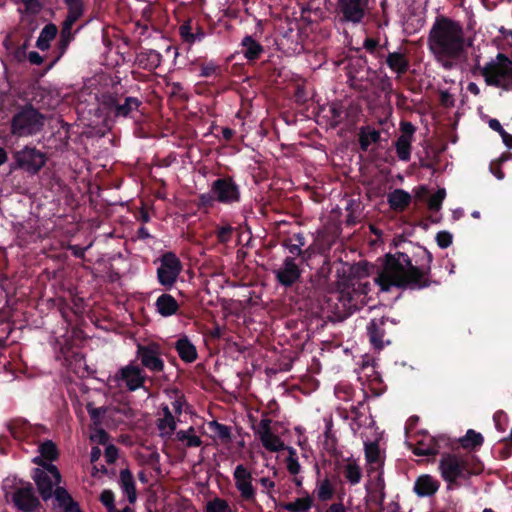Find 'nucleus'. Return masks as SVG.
I'll list each match as a JSON object with an SVG mask.
<instances>
[{
  "label": "nucleus",
  "instance_id": "f257e3e1",
  "mask_svg": "<svg viewBox=\"0 0 512 512\" xmlns=\"http://www.w3.org/2000/svg\"><path fill=\"white\" fill-rule=\"evenodd\" d=\"M434 256L425 246H417L412 256L407 252L385 254L380 269L377 270L375 281L381 290L411 288L420 290L431 285V271Z\"/></svg>",
  "mask_w": 512,
  "mask_h": 512
},
{
  "label": "nucleus",
  "instance_id": "f03ea898",
  "mask_svg": "<svg viewBox=\"0 0 512 512\" xmlns=\"http://www.w3.org/2000/svg\"><path fill=\"white\" fill-rule=\"evenodd\" d=\"M428 48L444 68H452L465 51L464 29L457 20L436 17L429 30Z\"/></svg>",
  "mask_w": 512,
  "mask_h": 512
},
{
  "label": "nucleus",
  "instance_id": "7ed1b4c3",
  "mask_svg": "<svg viewBox=\"0 0 512 512\" xmlns=\"http://www.w3.org/2000/svg\"><path fill=\"white\" fill-rule=\"evenodd\" d=\"M438 470L447 488H459L463 480L470 479L475 473L482 471V464L475 455H461L451 451H441Z\"/></svg>",
  "mask_w": 512,
  "mask_h": 512
},
{
  "label": "nucleus",
  "instance_id": "20e7f679",
  "mask_svg": "<svg viewBox=\"0 0 512 512\" xmlns=\"http://www.w3.org/2000/svg\"><path fill=\"white\" fill-rule=\"evenodd\" d=\"M482 73L487 85L501 87L504 91L512 89V60L507 54L498 52L496 60L485 63Z\"/></svg>",
  "mask_w": 512,
  "mask_h": 512
},
{
  "label": "nucleus",
  "instance_id": "39448f33",
  "mask_svg": "<svg viewBox=\"0 0 512 512\" xmlns=\"http://www.w3.org/2000/svg\"><path fill=\"white\" fill-rule=\"evenodd\" d=\"M33 462L38 465L33 468L32 479H34L42 499L47 501L52 495H55L54 486L61 482L62 474L56 464L47 463L42 457H34Z\"/></svg>",
  "mask_w": 512,
  "mask_h": 512
},
{
  "label": "nucleus",
  "instance_id": "423d86ee",
  "mask_svg": "<svg viewBox=\"0 0 512 512\" xmlns=\"http://www.w3.org/2000/svg\"><path fill=\"white\" fill-rule=\"evenodd\" d=\"M44 126V116L36 110L32 104L24 106L19 112L14 114L11 122V131L16 135H32L42 130Z\"/></svg>",
  "mask_w": 512,
  "mask_h": 512
},
{
  "label": "nucleus",
  "instance_id": "0eeeda50",
  "mask_svg": "<svg viewBox=\"0 0 512 512\" xmlns=\"http://www.w3.org/2000/svg\"><path fill=\"white\" fill-rule=\"evenodd\" d=\"M163 354H165V349L158 341L137 344L136 356L140 360L143 369H148L154 374L165 370Z\"/></svg>",
  "mask_w": 512,
  "mask_h": 512
},
{
  "label": "nucleus",
  "instance_id": "6e6552de",
  "mask_svg": "<svg viewBox=\"0 0 512 512\" xmlns=\"http://www.w3.org/2000/svg\"><path fill=\"white\" fill-rule=\"evenodd\" d=\"M47 155L37 149V147H23L19 151L13 153V162L10 164L11 169H22L26 173L35 175L41 171L43 165H45Z\"/></svg>",
  "mask_w": 512,
  "mask_h": 512
},
{
  "label": "nucleus",
  "instance_id": "1a4fd4ad",
  "mask_svg": "<svg viewBox=\"0 0 512 512\" xmlns=\"http://www.w3.org/2000/svg\"><path fill=\"white\" fill-rule=\"evenodd\" d=\"M451 438L446 435L433 436L427 431H419L416 434L414 442H407L408 447L414 454L419 456H430V454H438L442 449L450 447Z\"/></svg>",
  "mask_w": 512,
  "mask_h": 512
},
{
  "label": "nucleus",
  "instance_id": "9d476101",
  "mask_svg": "<svg viewBox=\"0 0 512 512\" xmlns=\"http://www.w3.org/2000/svg\"><path fill=\"white\" fill-rule=\"evenodd\" d=\"M158 262L156 278L159 284L165 288H172L183 270L181 259L176 256L175 252H164V254L158 258Z\"/></svg>",
  "mask_w": 512,
  "mask_h": 512
},
{
  "label": "nucleus",
  "instance_id": "9b49d317",
  "mask_svg": "<svg viewBox=\"0 0 512 512\" xmlns=\"http://www.w3.org/2000/svg\"><path fill=\"white\" fill-rule=\"evenodd\" d=\"M369 287V282H366V284L348 285L339 291V303L345 314L355 313L366 305Z\"/></svg>",
  "mask_w": 512,
  "mask_h": 512
},
{
  "label": "nucleus",
  "instance_id": "f8f14e48",
  "mask_svg": "<svg viewBox=\"0 0 512 512\" xmlns=\"http://www.w3.org/2000/svg\"><path fill=\"white\" fill-rule=\"evenodd\" d=\"M143 104L138 97H118V95H104L102 105L109 115L114 117H130Z\"/></svg>",
  "mask_w": 512,
  "mask_h": 512
},
{
  "label": "nucleus",
  "instance_id": "ddd939ff",
  "mask_svg": "<svg viewBox=\"0 0 512 512\" xmlns=\"http://www.w3.org/2000/svg\"><path fill=\"white\" fill-rule=\"evenodd\" d=\"M213 191L216 195V201L222 204H234L241 201V188L231 175L218 177L213 181Z\"/></svg>",
  "mask_w": 512,
  "mask_h": 512
},
{
  "label": "nucleus",
  "instance_id": "4468645a",
  "mask_svg": "<svg viewBox=\"0 0 512 512\" xmlns=\"http://www.w3.org/2000/svg\"><path fill=\"white\" fill-rule=\"evenodd\" d=\"M273 273L275 275V279L277 283L285 288H291V286L295 287V292H297V286L299 278L302 274V269L296 261V257L287 256L283 259L280 267L278 269H274Z\"/></svg>",
  "mask_w": 512,
  "mask_h": 512
},
{
  "label": "nucleus",
  "instance_id": "2eb2a0df",
  "mask_svg": "<svg viewBox=\"0 0 512 512\" xmlns=\"http://www.w3.org/2000/svg\"><path fill=\"white\" fill-rule=\"evenodd\" d=\"M236 489L241 498L248 503H255L257 491L253 485V475L245 464H237L233 471Z\"/></svg>",
  "mask_w": 512,
  "mask_h": 512
},
{
  "label": "nucleus",
  "instance_id": "dca6fc26",
  "mask_svg": "<svg viewBox=\"0 0 512 512\" xmlns=\"http://www.w3.org/2000/svg\"><path fill=\"white\" fill-rule=\"evenodd\" d=\"M369 1L370 0H337V10L342 20L360 23L366 16Z\"/></svg>",
  "mask_w": 512,
  "mask_h": 512
},
{
  "label": "nucleus",
  "instance_id": "f3484780",
  "mask_svg": "<svg viewBox=\"0 0 512 512\" xmlns=\"http://www.w3.org/2000/svg\"><path fill=\"white\" fill-rule=\"evenodd\" d=\"M400 135L394 143V148L399 159L408 161L412 154V140L416 127L412 121H400Z\"/></svg>",
  "mask_w": 512,
  "mask_h": 512
},
{
  "label": "nucleus",
  "instance_id": "a211bd4d",
  "mask_svg": "<svg viewBox=\"0 0 512 512\" xmlns=\"http://www.w3.org/2000/svg\"><path fill=\"white\" fill-rule=\"evenodd\" d=\"M271 418H262L260 423L254 427L255 433L260 438V441L268 451H283L286 449V444L278 435H274L272 431Z\"/></svg>",
  "mask_w": 512,
  "mask_h": 512
},
{
  "label": "nucleus",
  "instance_id": "6ab92c4d",
  "mask_svg": "<svg viewBox=\"0 0 512 512\" xmlns=\"http://www.w3.org/2000/svg\"><path fill=\"white\" fill-rule=\"evenodd\" d=\"M115 378L116 380H122V382H125L129 391H136V389L144 387L145 381L148 377L143 366L140 368V366H136V364H128L127 366H123V368L118 369Z\"/></svg>",
  "mask_w": 512,
  "mask_h": 512
},
{
  "label": "nucleus",
  "instance_id": "aec40b11",
  "mask_svg": "<svg viewBox=\"0 0 512 512\" xmlns=\"http://www.w3.org/2000/svg\"><path fill=\"white\" fill-rule=\"evenodd\" d=\"M12 501L22 512H34L41 505L32 483H26L24 487L16 489L12 494Z\"/></svg>",
  "mask_w": 512,
  "mask_h": 512
},
{
  "label": "nucleus",
  "instance_id": "412c9836",
  "mask_svg": "<svg viewBox=\"0 0 512 512\" xmlns=\"http://www.w3.org/2000/svg\"><path fill=\"white\" fill-rule=\"evenodd\" d=\"M325 278L320 272H314L310 274L309 278L305 280L302 274L298 280V286L296 287V293L302 298L315 299L320 296L321 289L325 285Z\"/></svg>",
  "mask_w": 512,
  "mask_h": 512
},
{
  "label": "nucleus",
  "instance_id": "4be33fe9",
  "mask_svg": "<svg viewBox=\"0 0 512 512\" xmlns=\"http://www.w3.org/2000/svg\"><path fill=\"white\" fill-rule=\"evenodd\" d=\"M305 243H307V239L302 231L292 233L281 241V245L288 250L291 257H295V260L299 257L301 262L308 260L311 255L309 248H304Z\"/></svg>",
  "mask_w": 512,
  "mask_h": 512
},
{
  "label": "nucleus",
  "instance_id": "5701e85b",
  "mask_svg": "<svg viewBox=\"0 0 512 512\" xmlns=\"http://www.w3.org/2000/svg\"><path fill=\"white\" fill-rule=\"evenodd\" d=\"M387 322H389V317H380L379 319H372L369 322L367 332L374 348H384L385 344L391 342L386 339Z\"/></svg>",
  "mask_w": 512,
  "mask_h": 512
},
{
  "label": "nucleus",
  "instance_id": "b1692460",
  "mask_svg": "<svg viewBox=\"0 0 512 512\" xmlns=\"http://www.w3.org/2000/svg\"><path fill=\"white\" fill-rule=\"evenodd\" d=\"M385 63L389 66L390 70L394 72L397 77L404 76L408 72L411 62L400 50H394V52H388L385 58Z\"/></svg>",
  "mask_w": 512,
  "mask_h": 512
},
{
  "label": "nucleus",
  "instance_id": "393cba45",
  "mask_svg": "<svg viewBox=\"0 0 512 512\" xmlns=\"http://www.w3.org/2000/svg\"><path fill=\"white\" fill-rule=\"evenodd\" d=\"M265 48L252 35H245L241 41V52L248 63H255L263 55Z\"/></svg>",
  "mask_w": 512,
  "mask_h": 512
},
{
  "label": "nucleus",
  "instance_id": "a878e982",
  "mask_svg": "<svg viewBox=\"0 0 512 512\" xmlns=\"http://www.w3.org/2000/svg\"><path fill=\"white\" fill-rule=\"evenodd\" d=\"M174 348L182 361L186 363H192V361H196L198 357L197 347L188 336L178 338L174 343Z\"/></svg>",
  "mask_w": 512,
  "mask_h": 512
},
{
  "label": "nucleus",
  "instance_id": "bb28decb",
  "mask_svg": "<svg viewBox=\"0 0 512 512\" xmlns=\"http://www.w3.org/2000/svg\"><path fill=\"white\" fill-rule=\"evenodd\" d=\"M9 431L16 439H25V437L35 436L37 430L34 425L29 424L25 418H15L8 424Z\"/></svg>",
  "mask_w": 512,
  "mask_h": 512
},
{
  "label": "nucleus",
  "instance_id": "cd10ccee",
  "mask_svg": "<svg viewBox=\"0 0 512 512\" xmlns=\"http://www.w3.org/2000/svg\"><path fill=\"white\" fill-rule=\"evenodd\" d=\"M119 484L124 493H126L129 503H135L137 499L136 480L130 468H122L119 477Z\"/></svg>",
  "mask_w": 512,
  "mask_h": 512
},
{
  "label": "nucleus",
  "instance_id": "c85d7f7f",
  "mask_svg": "<svg viewBox=\"0 0 512 512\" xmlns=\"http://www.w3.org/2000/svg\"><path fill=\"white\" fill-rule=\"evenodd\" d=\"M155 308L162 316H171L179 311L180 305L170 293H162L155 301Z\"/></svg>",
  "mask_w": 512,
  "mask_h": 512
},
{
  "label": "nucleus",
  "instance_id": "c756f323",
  "mask_svg": "<svg viewBox=\"0 0 512 512\" xmlns=\"http://www.w3.org/2000/svg\"><path fill=\"white\" fill-rule=\"evenodd\" d=\"M302 494V496L295 498L293 502H281L279 506L289 512H310L314 505L313 496L307 491H303Z\"/></svg>",
  "mask_w": 512,
  "mask_h": 512
},
{
  "label": "nucleus",
  "instance_id": "7c9ffc66",
  "mask_svg": "<svg viewBox=\"0 0 512 512\" xmlns=\"http://www.w3.org/2000/svg\"><path fill=\"white\" fill-rule=\"evenodd\" d=\"M439 487L438 479L433 478L430 474H424L415 480L414 492L418 495H433L439 490Z\"/></svg>",
  "mask_w": 512,
  "mask_h": 512
},
{
  "label": "nucleus",
  "instance_id": "2f4dec72",
  "mask_svg": "<svg viewBox=\"0 0 512 512\" xmlns=\"http://www.w3.org/2000/svg\"><path fill=\"white\" fill-rule=\"evenodd\" d=\"M137 61L139 66L146 68L147 70H154L157 66L162 63V54L154 48H147L137 54Z\"/></svg>",
  "mask_w": 512,
  "mask_h": 512
},
{
  "label": "nucleus",
  "instance_id": "473e14b6",
  "mask_svg": "<svg viewBox=\"0 0 512 512\" xmlns=\"http://www.w3.org/2000/svg\"><path fill=\"white\" fill-rule=\"evenodd\" d=\"M163 417L157 421V427L160 432V436L170 437L177 428V422L173 412H171L168 405L162 408Z\"/></svg>",
  "mask_w": 512,
  "mask_h": 512
},
{
  "label": "nucleus",
  "instance_id": "72a5a7b5",
  "mask_svg": "<svg viewBox=\"0 0 512 512\" xmlns=\"http://www.w3.org/2000/svg\"><path fill=\"white\" fill-rule=\"evenodd\" d=\"M412 196L407 192V190H403V188H396L392 192H390L388 196V202L390 207L393 210H398L399 212H403L408 208L409 204H411Z\"/></svg>",
  "mask_w": 512,
  "mask_h": 512
},
{
  "label": "nucleus",
  "instance_id": "f704fd0d",
  "mask_svg": "<svg viewBox=\"0 0 512 512\" xmlns=\"http://www.w3.org/2000/svg\"><path fill=\"white\" fill-rule=\"evenodd\" d=\"M358 140L361 150L366 152L369 150L371 143H379L381 141V133L371 127V125H364L360 128L358 133Z\"/></svg>",
  "mask_w": 512,
  "mask_h": 512
},
{
  "label": "nucleus",
  "instance_id": "c9c22d12",
  "mask_svg": "<svg viewBox=\"0 0 512 512\" xmlns=\"http://www.w3.org/2000/svg\"><path fill=\"white\" fill-rule=\"evenodd\" d=\"M54 497L59 507H62L64 512H73L77 507V502L72 498L71 494L65 487H60L59 483L54 490Z\"/></svg>",
  "mask_w": 512,
  "mask_h": 512
},
{
  "label": "nucleus",
  "instance_id": "e433bc0d",
  "mask_svg": "<svg viewBox=\"0 0 512 512\" xmlns=\"http://www.w3.org/2000/svg\"><path fill=\"white\" fill-rule=\"evenodd\" d=\"M314 493L320 501H330V499H333L335 488L331 479H317Z\"/></svg>",
  "mask_w": 512,
  "mask_h": 512
},
{
  "label": "nucleus",
  "instance_id": "4c0bfd02",
  "mask_svg": "<svg viewBox=\"0 0 512 512\" xmlns=\"http://www.w3.org/2000/svg\"><path fill=\"white\" fill-rule=\"evenodd\" d=\"M58 33V28L54 22H49L45 24L42 28L39 37L36 41V46L39 49H48L50 48V41L55 38Z\"/></svg>",
  "mask_w": 512,
  "mask_h": 512
},
{
  "label": "nucleus",
  "instance_id": "58836bf2",
  "mask_svg": "<svg viewBox=\"0 0 512 512\" xmlns=\"http://www.w3.org/2000/svg\"><path fill=\"white\" fill-rule=\"evenodd\" d=\"M64 3L68 8L67 15L72 31L75 21L80 20L85 12V4L83 0H64Z\"/></svg>",
  "mask_w": 512,
  "mask_h": 512
},
{
  "label": "nucleus",
  "instance_id": "ea45409f",
  "mask_svg": "<svg viewBox=\"0 0 512 512\" xmlns=\"http://www.w3.org/2000/svg\"><path fill=\"white\" fill-rule=\"evenodd\" d=\"M367 398V394H363V399L359 401L356 405H352V407L350 408V417L352 421L358 426L365 425L366 423L367 417L365 414V410L369 409L367 405Z\"/></svg>",
  "mask_w": 512,
  "mask_h": 512
},
{
  "label": "nucleus",
  "instance_id": "a19ab883",
  "mask_svg": "<svg viewBox=\"0 0 512 512\" xmlns=\"http://www.w3.org/2000/svg\"><path fill=\"white\" fill-rule=\"evenodd\" d=\"M386 482L384 480L383 474H378L375 482V488L373 492L370 494V500L375 503L378 507L384 508V502L386 497L385 491Z\"/></svg>",
  "mask_w": 512,
  "mask_h": 512
},
{
  "label": "nucleus",
  "instance_id": "79ce46f5",
  "mask_svg": "<svg viewBox=\"0 0 512 512\" xmlns=\"http://www.w3.org/2000/svg\"><path fill=\"white\" fill-rule=\"evenodd\" d=\"M483 442L484 436L475 429H468L465 436L459 439V443L464 449H478L483 445Z\"/></svg>",
  "mask_w": 512,
  "mask_h": 512
},
{
  "label": "nucleus",
  "instance_id": "37998d69",
  "mask_svg": "<svg viewBox=\"0 0 512 512\" xmlns=\"http://www.w3.org/2000/svg\"><path fill=\"white\" fill-rule=\"evenodd\" d=\"M343 475L350 484H359L363 477L362 468L356 461L349 459L343 467Z\"/></svg>",
  "mask_w": 512,
  "mask_h": 512
},
{
  "label": "nucleus",
  "instance_id": "c03bdc74",
  "mask_svg": "<svg viewBox=\"0 0 512 512\" xmlns=\"http://www.w3.org/2000/svg\"><path fill=\"white\" fill-rule=\"evenodd\" d=\"M72 38H73V34H72L69 18H68V15H66V17L62 23L61 33H60V37H59V41H58V49L60 50L58 57H61V55H63V53H65Z\"/></svg>",
  "mask_w": 512,
  "mask_h": 512
},
{
  "label": "nucleus",
  "instance_id": "a18cd8bd",
  "mask_svg": "<svg viewBox=\"0 0 512 512\" xmlns=\"http://www.w3.org/2000/svg\"><path fill=\"white\" fill-rule=\"evenodd\" d=\"M205 512H233L232 507L230 506L228 500L226 498H221V496H214L211 500H208L204 506Z\"/></svg>",
  "mask_w": 512,
  "mask_h": 512
},
{
  "label": "nucleus",
  "instance_id": "49530a36",
  "mask_svg": "<svg viewBox=\"0 0 512 512\" xmlns=\"http://www.w3.org/2000/svg\"><path fill=\"white\" fill-rule=\"evenodd\" d=\"M39 452L41 458L46 460V462H53L59 456V450L53 440H44L39 446Z\"/></svg>",
  "mask_w": 512,
  "mask_h": 512
},
{
  "label": "nucleus",
  "instance_id": "de8ad7c7",
  "mask_svg": "<svg viewBox=\"0 0 512 512\" xmlns=\"http://www.w3.org/2000/svg\"><path fill=\"white\" fill-rule=\"evenodd\" d=\"M337 445L338 439L333 432V423L332 420H329L325 424L323 447L326 451L333 452L336 451Z\"/></svg>",
  "mask_w": 512,
  "mask_h": 512
},
{
  "label": "nucleus",
  "instance_id": "09e8293b",
  "mask_svg": "<svg viewBox=\"0 0 512 512\" xmlns=\"http://www.w3.org/2000/svg\"><path fill=\"white\" fill-rule=\"evenodd\" d=\"M285 449L288 451V455L286 457V468L291 475L296 477V475L301 471L298 454L292 446H286Z\"/></svg>",
  "mask_w": 512,
  "mask_h": 512
},
{
  "label": "nucleus",
  "instance_id": "8fccbe9b",
  "mask_svg": "<svg viewBox=\"0 0 512 512\" xmlns=\"http://www.w3.org/2000/svg\"><path fill=\"white\" fill-rule=\"evenodd\" d=\"M208 426L221 439V441H231L232 433L229 425L220 424L217 420H213L208 424Z\"/></svg>",
  "mask_w": 512,
  "mask_h": 512
},
{
  "label": "nucleus",
  "instance_id": "3c124183",
  "mask_svg": "<svg viewBox=\"0 0 512 512\" xmlns=\"http://www.w3.org/2000/svg\"><path fill=\"white\" fill-rule=\"evenodd\" d=\"M365 458L369 464H379L381 460V451L377 442H368L365 444Z\"/></svg>",
  "mask_w": 512,
  "mask_h": 512
},
{
  "label": "nucleus",
  "instance_id": "603ef678",
  "mask_svg": "<svg viewBox=\"0 0 512 512\" xmlns=\"http://www.w3.org/2000/svg\"><path fill=\"white\" fill-rule=\"evenodd\" d=\"M216 201H217V196L214 192V181H213L209 192H204L203 194H199L198 208H202L203 210H209V208H212V206H214V203Z\"/></svg>",
  "mask_w": 512,
  "mask_h": 512
},
{
  "label": "nucleus",
  "instance_id": "864d4df0",
  "mask_svg": "<svg viewBox=\"0 0 512 512\" xmlns=\"http://www.w3.org/2000/svg\"><path fill=\"white\" fill-rule=\"evenodd\" d=\"M176 438L179 441H184L187 447H200L203 443L200 436L196 435V431L189 435V433H184L183 429H180L176 432Z\"/></svg>",
  "mask_w": 512,
  "mask_h": 512
},
{
  "label": "nucleus",
  "instance_id": "5fc2aeb1",
  "mask_svg": "<svg viewBox=\"0 0 512 512\" xmlns=\"http://www.w3.org/2000/svg\"><path fill=\"white\" fill-rule=\"evenodd\" d=\"M178 32L183 42L193 44V22L191 19L184 20L178 27Z\"/></svg>",
  "mask_w": 512,
  "mask_h": 512
},
{
  "label": "nucleus",
  "instance_id": "6e6d98bb",
  "mask_svg": "<svg viewBox=\"0 0 512 512\" xmlns=\"http://www.w3.org/2000/svg\"><path fill=\"white\" fill-rule=\"evenodd\" d=\"M86 409L89 412L90 419L94 425H101L103 415H105L108 410L107 407H94L93 403H88Z\"/></svg>",
  "mask_w": 512,
  "mask_h": 512
},
{
  "label": "nucleus",
  "instance_id": "4d7b16f0",
  "mask_svg": "<svg viewBox=\"0 0 512 512\" xmlns=\"http://www.w3.org/2000/svg\"><path fill=\"white\" fill-rule=\"evenodd\" d=\"M199 76L203 77H209V76H217L219 74L221 67L218 65V63L213 62V60H210V62H203L199 64Z\"/></svg>",
  "mask_w": 512,
  "mask_h": 512
},
{
  "label": "nucleus",
  "instance_id": "13d9d810",
  "mask_svg": "<svg viewBox=\"0 0 512 512\" xmlns=\"http://www.w3.org/2000/svg\"><path fill=\"white\" fill-rule=\"evenodd\" d=\"M386 45H383V47H379V41L378 39H375V37H366L363 42V47L366 48L369 53H374L376 57H383V49Z\"/></svg>",
  "mask_w": 512,
  "mask_h": 512
},
{
  "label": "nucleus",
  "instance_id": "bf43d9fd",
  "mask_svg": "<svg viewBox=\"0 0 512 512\" xmlns=\"http://www.w3.org/2000/svg\"><path fill=\"white\" fill-rule=\"evenodd\" d=\"M446 197V191L445 188H438V190L433 194V196H430L428 200V208L430 210H440L443 200Z\"/></svg>",
  "mask_w": 512,
  "mask_h": 512
},
{
  "label": "nucleus",
  "instance_id": "052dcab7",
  "mask_svg": "<svg viewBox=\"0 0 512 512\" xmlns=\"http://www.w3.org/2000/svg\"><path fill=\"white\" fill-rule=\"evenodd\" d=\"M100 501L107 508L108 512H115V495L110 489H105L100 494Z\"/></svg>",
  "mask_w": 512,
  "mask_h": 512
},
{
  "label": "nucleus",
  "instance_id": "680f3d73",
  "mask_svg": "<svg viewBox=\"0 0 512 512\" xmlns=\"http://www.w3.org/2000/svg\"><path fill=\"white\" fill-rule=\"evenodd\" d=\"M378 88L384 92L385 96H390L394 91L392 78L389 75H383L378 81Z\"/></svg>",
  "mask_w": 512,
  "mask_h": 512
},
{
  "label": "nucleus",
  "instance_id": "e2e57ef3",
  "mask_svg": "<svg viewBox=\"0 0 512 512\" xmlns=\"http://www.w3.org/2000/svg\"><path fill=\"white\" fill-rule=\"evenodd\" d=\"M493 420L497 430H505L508 424V415L504 410H496L493 415Z\"/></svg>",
  "mask_w": 512,
  "mask_h": 512
},
{
  "label": "nucleus",
  "instance_id": "0e129e2a",
  "mask_svg": "<svg viewBox=\"0 0 512 512\" xmlns=\"http://www.w3.org/2000/svg\"><path fill=\"white\" fill-rule=\"evenodd\" d=\"M233 231L234 229L232 228V226H229V224H227V226H221L220 228H218L216 230L218 242H229V240H231L232 238Z\"/></svg>",
  "mask_w": 512,
  "mask_h": 512
},
{
  "label": "nucleus",
  "instance_id": "69168bd1",
  "mask_svg": "<svg viewBox=\"0 0 512 512\" xmlns=\"http://www.w3.org/2000/svg\"><path fill=\"white\" fill-rule=\"evenodd\" d=\"M436 241L440 247H449L453 242V235L450 231H438Z\"/></svg>",
  "mask_w": 512,
  "mask_h": 512
},
{
  "label": "nucleus",
  "instance_id": "338daca9",
  "mask_svg": "<svg viewBox=\"0 0 512 512\" xmlns=\"http://www.w3.org/2000/svg\"><path fill=\"white\" fill-rule=\"evenodd\" d=\"M118 448L115 444H108L105 448V458L108 464H113L118 458Z\"/></svg>",
  "mask_w": 512,
  "mask_h": 512
},
{
  "label": "nucleus",
  "instance_id": "774afa93",
  "mask_svg": "<svg viewBox=\"0 0 512 512\" xmlns=\"http://www.w3.org/2000/svg\"><path fill=\"white\" fill-rule=\"evenodd\" d=\"M440 104L444 105V107H453L455 105V97H453L452 93L447 90H442L439 93Z\"/></svg>",
  "mask_w": 512,
  "mask_h": 512
}]
</instances>
